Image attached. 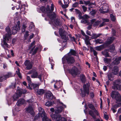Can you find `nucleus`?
<instances>
[{
    "label": "nucleus",
    "instance_id": "obj_1",
    "mask_svg": "<svg viewBox=\"0 0 121 121\" xmlns=\"http://www.w3.org/2000/svg\"><path fill=\"white\" fill-rule=\"evenodd\" d=\"M5 29L8 34H6L4 36L3 42L4 45L6 47L9 48V47L7 42L8 43V41L11 39V38L10 35H11L12 33L9 26H7L6 28Z\"/></svg>",
    "mask_w": 121,
    "mask_h": 121
},
{
    "label": "nucleus",
    "instance_id": "obj_2",
    "mask_svg": "<svg viewBox=\"0 0 121 121\" xmlns=\"http://www.w3.org/2000/svg\"><path fill=\"white\" fill-rule=\"evenodd\" d=\"M111 97L117 102L121 101V96L119 92L115 91H112L111 94Z\"/></svg>",
    "mask_w": 121,
    "mask_h": 121
},
{
    "label": "nucleus",
    "instance_id": "obj_3",
    "mask_svg": "<svg viewBox=\"0 0 121 121\" xmlns=\"http://www.w3.org/2000/svg\"><path fill=\"white\" fill-rule=\"evenodd\" d=\"M66 60L69 63H72L74 62L73 58L69 55V54L66 55L62 58V60L63 64L65 63Z\"/></svg>",
    "mask_w": 121,
    "mask_h": 121
},
{
    "label": "nucleus",
    "instance_id": "obj_4",
    "mask_svg": "<svg viewBox=\"0 0 121 121\" xmlns=\"http://www.w3.org/2000/svg\"><path fill=\"white\" fill-rule=\"evenodd\" d=\"M68 71L74 77L78 74L79 70L77 67L73 66L71 69H68Z\"/></svg>",
    "mask_w": 121,
    "mask_h": 121
},
{
    "label": "nucleus",
    "instance_id": "obj_5",
    "mask_svg": "<svg viewBox=\"0 0 121 121\" xmlns=\"http://www.w3.org/2000/svg\"><path fill=\"white\" fill-rule=\"evenodd\" d=\"M59 32L60 36H61L63 42H66V40L68 39V38L66 37L65 34L66 33L65 31L62 29H60L59 30Z\"/></svg>",
    "mask_w": 121,
    "mask_h": 121
},
{
    "label": "nucleus",
    "instance_id": "obj_6",
    "mask_svg": "<svg viewBox=\"0 0 121 121\" xmlns=\"http://www.w3.org/2000/svg\"><path fill=\"white\" fill-rule=\"evenodd\" d=\"M121 83V80H117L115 81L113 84V86L112 87V88L114 90L117 89L118 90H121V85H119Z\"/></svg>",
    "mask_w": 121,
    "mask_h": 121
},
{
    "label": "nucleus",
    "instance_id": "obj_7",
    "mask_svg": "<svg viewBox=\"0 0 121 121\" xmlns=\"http://www.w3.org/2000/svg\"><path fill=\"white\" fill-rule=\"evenodd\" d=\"M54 7L53 5L52 4L51 6V10L49 9L50 11V12H48V16L50 18L52 22V21L56 17V15L55 14L52 12L53 10Z\"/></svg>",
    "mask_w": 121,
    "mask_h": 121
},
{
    "label": "nucleus",
    "instance_id": "obj_8",
    "mask_svg": "<svg viewBox=\"0 0 121 121\" xmlns=\"http://www.w3.org/2000/svg\"><path fill=\"white\" fill-rule=\"evenodd\" d=\"M32 74L31 76V77L32 78H37L39 79L40 81H41L42 75L41 74H40L38 75L37 72L33 70Z\"/></svg>",
    "mask_w": 121,
    "mask_h": 121
},
{
    "label": "nucleus",
    "instance_id": "obj_9",
    "mask_svg": "<svg viewBox=\"0 0 121 121\" xmlns=\"http://www.w3.org/2000/svg\"><path fill=\"white\" fill-rule=\"evenodd\" d=\"M89 86V85L87 83L86 85H84L83 86V87L84 90V93L83 92H82V96L83 97L85 96L86 95V93L87 94H89V91L88 87Z\"/></svg>",
    "mask_w": 121,
    "mask_h": 121
},
{
    "label": "nucleus",
    "instance_id": "obj_10",
    "mask_svg": "<svg viewBox=\"0 0 121 121\" xmlns=\"http://www.w3.org/2000/svg\"><path fill=\"white\" fill-rule=\"evenodd\" d=\"M108 7L107 5H104L100 9L99 11L100 13H104L107 12L108 11Z\"/></svg>",
    "mask_w": 121,
    "mask_h": 121
},
{
    "label": "nucleus",
    "instance_id": "obj_11",
    "mask_svg": "<svg viewBox=\"0 0 121 121\" xmlns=\"http://www.w3.org/2000/svg\"><path fill=\"white\" fill-rule=\"evenodd\" d=\"M21 92H19V91L17 90V92L14 95H13V99L12 100L10 101L11 102L12 101H14L17 100V99L19 98L21 96Z\"/></svg>",
    "mask_w": 121,
    "mask_h": 121
},
{
    "label": "nucleus",
    "instance_id": "obj_12",
    "mask_svg": "<svg viewBox=\"0 0 121 121\" xmlns=\"http://www.w3.org/2000/svg\"><path fill=\"white\" fill-rule=\"evenodd\" d=\"M24 64L26 66V68L27 69H30L32 67V63L29 60H26L24 62Z\"/></svg>",
    "mask_w": 121,
    "mask_h": 121
},
{
    "label": "nucleus",
    "instance_id": "obj_13",
    "mask_svg": "<svg viewBox=\"0 0 121 121\" xmlns=\"http://www.w3.org/2000/svg\"><path fill=\"white\" fill-rule=\"evenodd\" d=\"M89 18V16L86 14H85L82 16L81 22L82 23H86L88 22V19Z\"/></svg>",
    "mask_w": 121,
    "mask_h": 121
},
{
    "label": "nucleus",
    "instance_id": "obj_14",
    "mask_svg": "<svg viewBox=\"0 0 121 121\" xmlns=\"http://www.w3.org/2000/svg\"><path fill=\"white\" fill-rule=\"evenodd\" d=\"M62 85V82L61 81L57 82L54 84V88L58 90L60 87Z\"/></svg>",
    "mask_w": 121,
    "mask_h": 121
},
{
    "label": "nucleus",
    "instance_id": "obj_15",
    "mask_svg": "<svg viewBox=\"0 0 121 121\" xmlns=\"http://www.w3.org/2000/svg\"><path fill=\"white\" fill-rule=\"evenodd\" d=\"M46 96L47 99L51 100L53 98V95L50 91H48L46 93Z\"/></svg>",
    "mask_w": 121,
    "mask_h": 121
},
{
    "label": "nucleus",
    "instance_id": "obj_16",
    "mask_svg": "<svg viewBox=\"0 0 121 121\" xmlns=\"http://www.w3.org/2000/svg\"><path fill=\"white\" fill-rule=\"evenodd\" d=\"M41 117L43 121H48V119L45 112H43L41 114Z\"/></svg>",
    "mask_w": 121,
    "mask_h": 121
},
{
    "label": "nucleus",
    "instance_id": "obj_17",
    "mask_svg": "<svg viewBox=\"0 0 121 121\" xmlns=\"http://www.w3.org/2000/svg\"><path fill=\"white\" fill-rule=\"evenodd\" d=\"M47 6V9H45L44 7L42 6L40 8V9L43 12L47 13L48 14V12H50V11L49 10V6Z\"/></svg>",
    "mask_w": 121,
    "mask_h": 121
},
{
    "label": "nucleus",
    "instance_id": "obj_18",
    "mask_svg": "<svg viewBox=\"0 0 121 121\" xmlns=\"http://www.w3.org/2000/svg\"><path fill=\"white\" fill-rule=\"evenodd\" d=\"M26 110L28 113L31 115H33L34 113L32 107L31 106L28 107L26 109Z\"/></svg>",
    "mask_w": 121,
    "mask_h": 121
},
{
    "label": "nucleus",
    "instance_id": "obj_19",
    "mask_svg": "<svg viewBox=\"0 0 121 121\" xmlns=\"http://www.w3.org/2000/svg\"><path fill=\"white\" fill-rule=\"evenodd\" d=\"M118 69L117 67L115 66L112 70V73L115 75H116L118 73Z\"/></svg>",
    "mask_w": 121,
    "mask_h": 121
},
{
    "label": "nucleus",
    "instance_id": "obj_20",
    "mask_svg": "<svg viewBox=\"0 0 121 121\" xmlns=\"http://www.w3.org/2000/svg\"><path fill=\"white\" fill-rule=\"evenodd\" d=\"M102 35V34L101 33L98 34H96L93 33L91 35V38L92 39H96Z\"/></svg>",
    "mask_w": 121,
    "mask_h": 121
},
{
    "label": "nucleus",
    "instance_id": "obj_21",
    "mask_svg": "<svg viewBox=\"0 0 121 121\" xmlns=\"http://www.w3.org/2000/svg\"><path fill=\"white\" fill-rule=\"evenodd\" d=\"M120 60H121V57L116 58L112 63L115 65H117L120 63Z\"/></svg>",
    "mask_w": 121,
    "mask_h": 121
},
{
    "label": "nucleus",
    "instance_id": "obj_22",
    "mask_svg": "<svg viewBox=\"0 0 121 121\" xmlns=\"http://www.w3.org/2000/svg\"><path fill=\"white\" fill-rule=\"evenodd\" d=\"M63 107H56L55 108V112L57 113H60L62 112L63 110Z\"/></svg>",
    "mask_w": 121,
    "mask_h": 121
},
{
    "label": "nucleus",
    "instance_id": "obj_23",
    "mask_svg": "<svg viewBox=\"0 0 121 121\" xmlns=\"http://www.w3.org/2000/svg\"><path fill=\"white\" fill-rule=\"evenodd\" d=\"M25 102L24 100L23 99H20L17 101V105L19 106L22 105Z\"/></svg>",
    "mask_w": 121,
    "mask_h": 121
},
{
    "label": "nucleus",
    "instance_id": "obj_24",
    "mask_svg": "<svg viewBox=\"0 0 121 121\" xmlns=\"http://www.w3.org/2000/svg\"><path fill=\"white\" fill-rule=\"evenodd\" d=\"M103 60L105 63L107 64H109L111 61L112 59L111 58H105Z\"/></svg>",
    "mask_w": 121,
    "mask_h": 121
},
{
    "label": "nucleus",
    "instance_id": "obj_25",
    "mask_svg": "<svg viewBox=\"0 0 121 121\" xmlns=\"http://www.w3.org/2000/svg\"><path fill=\"white\" fill-rule=\"evenodd\" d=\"M55 24L57 26H60L61 24L60 20L58 19H56L54 21Z\"/></svg>",
    "mask_w": 121,
    "mask_h": 121
},
{
    "label": "nucleus",
    "instance_id": "obj_26",
    "mask_svg": "<svg viewBox=\"0 0 121 121\" xmlns=\"http://www.w3.org/2000/svg\"><path fill=\"white\" fill-rule=\"evenodd\" d=\"M114 39V37H109L107 39V42L108 44H110L111 43Z\"/></svg>",
    "mask_w": 121,
    "mask_h": 121
},
{
    "label": "nucleus",
    "instance_id": "obj_27",
    "mask_svg": "<svg viewBox=\"0 0 121 121\" xmlns=\"http://www.w3.org/2000/svg\"><path fill=\"white\" fill-rule=\"evenodd\" d=\"M108 50H105L102 52V53L105 57H109V56L108 53Z\"/></svg>",
    "mask_w": 121,
    "mask_h": 121
},
{
    "label": "nucleus",
    "instance_id": "obj_28",
    "mask_svg": "<svg viewBox=\"0 0 121 121\" xmlns=\"http://www.w3.org/2000/svg\"><path fill=\"white\" fill-rule=\"evenodd\" d=\"M19 30V27L17 28L16 27L14 26L12 31L13 34H15L17 33V31Z\"/></svg>",
    "mask_w": 121,
    "mask_h": 121
},
{
    "label": "nucleus",
    "instance_id": "obj_29",
    "mask_svg": "<svg viewBox=\"0 0 121 121\" xmlns=\"http://www.w3.org/2000/svg\"><path fill=\"white\" fill-rule=\"evenodd\" d=\"M13 76L11 73L9 72L4 76V77L5 79L8 78H9L12 77Z\"/></svg>",
    "mask_w": 121,
    "mask_h": 121
},
{
    "label": "nucleus",
    "instance_id": "obj_30",
    "mask_svg": "<svg viewBox=\"0 0 121 121\" xmlns=\"http://www.w3.org/2000/svg\"><path fill=\"white\" fill-rule=\"evenodd\" d=\"M35 41H34L32 43H31L30 46H29V49H30L32 47H33V48H32L31 49V51L30 52V53H31L32 52V51L33 50V48L35 47Z\"/></svg>",
    "mask_w": 121,
    "mask_h": 121
},
{
    "label": "nucleus",
    "instance_id": "obj_31",
    "mask_svg": "<svg viewBox=\"0 0 121 121\" xmlns=\"http://www.w3.org/2000/svg\"><path fill=\"white\" fill-rule=\"evenodd\" d=\"M104 46L103 45H101L99 46H97L95 47V49L98 51H100L103 49L104 48Z\"/></svg>",
    "mask_w": 121,
    "mask_h": 121
},
{
    "label": "nucleus",
    "instance_id": "obj_32",
    "mask_svg": "<svg viewBox=\"0 0 121 121\" xmlns=\"http://www.w3.org/2000/svg\"><path fill=\"white\" fill-rule=\"evenodd\" d=\"M37 92L38 94L41 95L44 93V91L43 89H39L37 90Z\"/></svg>",
    "mask_w": 121,
    "mask_h": 121
},
{
    "label": "nucleus",
    "instance_id": "obj_33",
    "mask_svg": "<svg viewBox=\"0 0 121 121\" xmlns=\"http://www.w3.org/2000/svg\"><path fill=\"white\" fill-rule=\"evenodd\" d=\"M76 52L75 50L72 49H71L68 54H70L71 55L75 56L76 55Z\"/></svg>",
    "mask_w": 121,
    "mask_h": 121
},
{
    "label": "nucleus",
    "instance_id": "obj_34",
    "mask_svg": "<svg viewBox=\"0 0 121 121\" xmlns=\"http://www.w3.org/2000/svg\"><path fill=\"white\" fill-rule=\"evenodd\" d=\"M89 114L94 119H95L96 118V116L95 115L93 112L92 111H89Z\"/></svg>",
    "mask_w": 121,
    "mask_h": 121
},
{
    "label": "nucleus",
    "instance_id": "obj_35",
    "mask_svg": "<svg viewBox=\"0 0 121 121\" xmlns=\"http://www.w3.org/2000/svg\"><path fill=\"white\" fill-rule=\"evenodd\" d=\"M33 86L34 88L35 89V91H36L37 89L39 88V85L36 84H33Z\"/></svg>",
    "mask_w": 121,
    "mask_h": 121
},
{
    "label": "nucleus",
    "instance_id": "obj_36",
    "mask_svg": "<svg viewBox=\"0 0 121 121\" xmlns=\"http://www.w3.org/2000/svg\"><path fill=\"white\" fill-rule=\"evenodd\" d=\"M115 49L114 46L113 45H112L110 46V52H111L113 51Z\"/></svg>",
    "mask_w": 121,
    "mask_h": 121
},
{
    "label": "nucleus",
    "instance_id": "obj_37",
    "mask_svg": "<svg viewBox=\"0 0 121 121\" xmlns=\"http://www.w3.org/2000/svg\"><path fill=\"white\" fill-rule=\"evenodd\" d=\"M52 105V103L50 101L49 102L48 101L46 102V104H45V105L46 106L49 107L50 106H51Z\"/></svg>",
    "mask_w": 121,
    "mask_h": 121
},
{
    "label": "nucleus",
    "instance_id": "obj_38",
    "mask_svg": "<svg viewBox=\"0 0 121 121\" xmlns=\"http://www.w3.org/2000/svg\"><path fill=\"white\" fill-rule=\"evenodd\" d=\"M95 42L96 43H99L100 44L103 43L102 41L100 39H97L95 40Z\"/></svg>",
    "mask_w": 121,
    "mask_h": 121
},
{
    "label": "nucleus",
    "instance_id": "obj_39",
    "mask_svg": "<svg viewBox=\"0 0 121 121\" xmlns=\"http://www.w3.org/2000/svg\"><path fill=\"white\" fill-rule=\"evenodd\" d=\"M89 107L91 109L94 110H95V108L94 105L91 104H89L88 105Z\"/></svg>",
    "mask_w": 121,
    "mask_h": 121
},
{
    "label": "nucleus",
    "instance_id": "obj_40",
    "mask_svg": "<svg viewBox=\"0 0 121 121\" xmlns=\"http://www.w3.org/2000/svg\"><path fill=\"white\" fill-rule=\"evenodd\" d=\"M110 17L112 21H115L116 20V18L115 16L112 14H110Z\"/></svg>",
    "mask_w": 121,
    "mask_h": 121
},
{
    "label": "nucleus",
    "instance_id": "obj_41",
    "mask_svg": "<svg viewBox=\"0 0 121 121\" xmlns=\"http://www.w3.org/2000/svg\"><path fill=\"white\" fill-rule=\"evenodd\" d=\"M18 75V76L20 78H22L21 73L20 72V70L19 69H17V71H16Z\"/></svg>",
    "mask_w": 121,
    "mask_h": 121
},
{
    "label": "nucleus",
    "instance_id": "obj_42",
    "mask_svg": "<svg viewBox=\"0 0 121 121\" xmlns=\"http://www.w3.org/2000/svg\"><path fill=\"white\" fill-rule=\"evenodd\" d=\"M14 26H15L17 28H18V27L19 28V29H20V22L19 21H18L17 22V24Z\"/></svg>",
    "mask_w": 121,
    "mask_h": 121
},
{
    "label": "nucleus",
    "instance_id": "obj_43",
    "mask_svg": "<svg viewBox=\"0 0 121 121\" xmlns=\"http://www.w3.org/2000/svg\"><path fill=\"white\" fill-rule=\"evenodd\" d=\"M27 79L28 82L30 84L31 83V80L30 77L28 76H27Z\"/></svg>",
    "mask_w": 121,
    "mask_h": 121
},
{
    "label": "nucleus",
    "instance_id": "obj_44",
    "mask_svg": "<svg viewBox=\"0 0 121 121\" xmlns=\"http://www.w3.org/2000/svg\"><path fill=\"white\" fill-rule=\"evenodd\" d=\"M100 21H97L95 22L94 24V26H96L99 25L100 23Z\"/></svg>",
    "mask_w": 121,
    "mask_h": 121
},
{
    "label": "nucleus",
    "instance_id": "obj_45",
    "mask_svg": "<svg viewBox=\"0 0 121 121\" xmlns=\"http://www.w3.org/2000/svg\"><path fill=\"white\" fill-rule=\"evenodd\" d=\"M20 10L21 11H24L25 10V5L22 6L21 7L20 9Z\"/></svg>",
    "mask_w": 121,
    "mask_h": 121
},
{
    "label": "nucleus",
    "instance_id": "obj_46",
    "mask_svg": "<svg viewBox=\"0 0 121 121\" xmlns=\"http://www.w3.org/2000/svg\"><path fill=\"white\" fill-rule=\"evenodd\" d=\"M82 7L83 9V11L84 12H85L87 10V8L84 5L82 6Z\"/></svg>",
    "mask_w": 121,
    "mask_h": 121
},
{
    "label": "nucleus",
    "instance_id": "obj_47",
    "mask_svg": "<svg viewBox=\"0 0 121 121\" xmlns=\"http://www.w3.org/2000/svg\"><path fill=\"white\" fill-rule=\"evenodd\" d=\"M96 13L95 11L94 10H93L90 12V13L91 15L93 16L95 15Z\"/></svg>",
    "mask_w": 121,
    "mask_h": 121
},
{
    "label": "nucleus",
    "instance_id": "obj_48",
    "mask_svg": "<svg viewBox=\"0 0 121 121\" xmlns=\"http://www.w3.org/2000/svg\"><path fill=\"white\" fill-rule=\"evenodd\" d=\"M18 90V91H19V92H20V91L21 92V94L22 93H23V94H25V93H26V90H23V91H22L20 90Z\"/></svg>",
    "mask_w": 121,
    "mask_h": 121
},
{
    "label": "nucleus",
    "instance_id": "obj_49",
    "mask_svg": "<svg viewBox=\"0 0 121 121\" xmlns=\"http://www.w3.org/2000/svg\"><path fill=\"white\" fill-rule=\"evenodd\" d=\"M29 32L28 31H26V33L24 35V37L25 38V39H26L27 37L29 35L28 34Z\"/></svg>",
    "mask_w": 121,
    "mask_h": 121
},
{
    "label": "nucleus",
    "instance_id": "obj_50",
    "mask_svg": "<svg viewBox=\"0 0 121 121\" xmlns=\"http://www.w3.org/2000/svg\"><path fill=\"white\" fill-rule=\"evenodd\" d=\"M78 5V3L76 2L73 4L72 6L74 7H77Z\"/></svg>",
    "mask_w": 121,
    "mask_h": 121
},
{
    "label": "nucleus",
    "instance_id": "obj_51",
    "mask_svg": "<svg viewBox=\"0 0 121 121\" xmlns=\"http://www.w3.org/2000/svg\"><path fill=\"white\" fill-rule=\"evenodd\" d=\"M78 17L79 19H82V14L81 13L78 15Z\"/></svg>",
    "mask_w": 121,
    "mask_h": 121
},
{
    "label": "nucleus",
    "instance_id": "obj_52",
    "mask_svg": "<svg viewBox=\"0 0 121 121\" xmlns=\"http://www.w3.org/2000/svg\"><path fill=\"white\" fill-rule=\"evenodd\" d=\"M84 4L86 5L91 4H90V2L89 1H84Z\"/></svg>",
    "mask_w": 121,
    "mask_h": 121
},
{
    "label": "nucleus",
    "instance_id": "obj_53",
    "mask_svg": "<svg viewBox=\"0 0 121 121\" xmlns=\"http://www.w3.org/2000/svg\"><path fill=\"white\" fill-rule=\"evenodd\" d=\"M85 43L86 45L90 44V43L89 40H84Z\"/></svg>",
    "mask_w": 121,
    "mask_h": 121
},
{
    "label": "nucleus",
    "instance_id": "obj_54",
    "mask_svg": "<svg viewBox=\"0 0 121 121\" xmlns=\"http://www.w3.org/2000/svg\"><path fill=\"white\" fill-rule=\"evenodd\" d=\"M38 109L39 111L40 112H42V113L43 112H45L44 111L43 109L41 107H39L38 108Z\"/></svg>",
    "mask_w": 121,
    "mask_h": 121
},
{
    "label": "nucleus",
    "instance_id": "obj_55",
    "mask_svg": "<svg viewBox=\"0 0 121 121\" xmlns=\"http://www.w3.org/2000/svg\"><path fill=\"white\" fill-rule=\"evenodd\" d=\"M38 49V48H36L34 50V51L32 53V55H34L37 52V51Z\"/></svg>",
    "mask_w": 121,
    "mask_h": 121
},
{
    "label": "nucleus",
    "instance_id": "obj_56",
    "mask_svg": "<svg viewBox=\"0 0 121 121\" xmlns=\"http://www.w3.org/2000/svg\"><path fill=\"white\" fill-rule=\"evenodd\" d=\"M75 12L78 15V14L81 13L79 10L77 9H75Z\"/></svg>",
    "mask_w": 121,
    "mask_h": 121
},
{
    "label": "nucleus",
    "instance_id": "obj_57",
    "mask_svg": "<svg viewBox=\"0 0 121 121\" xmlns=\"http://www.w3.org/2000/svg\"><path fill=\"white\" fill-rule=\"evenodd\" d=\"M120 106L119 105V104H116L113 106H112V107L116 109L117 108L119 107Z\"/></svg>",
    "mask_w": 121,
    "mask_h": 121
},
{
    "label": "nucleus",
    "instance_id": "obj_58",
    "mask_svg": "<svg viewBox=\"0 0 121 121\" xmlns=\"http://www.w3.org/2000/svg\"><path fill=\"white\" fill-rule=\"evenodd\" d=\"M103 22H104V23L105 22H108L109 21V20L108 19H102Z\"/></svg>",
    "mask_w": 121,
    "mask_h": 121
},
{
    "label": "nucleus",
    "instance_id": "obj_59",
    "mask_svg": "<svg viewBox=\"0 0 121 121\" xmlns=\"http://www.w3.org/2000/svg\"><path fill=\"white\" fill-rule=\"evenodd\" d=\"M26 26L24 25H22V31L23 32H24L25 31V29L26 28Z\"/></svg>",
    "mask_w": 121,
    "mask_h": 121
},
{
    "label": "nucleus",
    "instance_id": "obj_60",
    "mask_svg": "<svg viewBox=\"0 0 121 121\" xmlns=\"http://www.w3.org/2000/svg\"><path fill=\"white\" fill-rule=\"evenodd\" d=\"M62 7L64 8H66L68 6V5L67 4L62 5H61Z\"/></svg>",
    "mask_w": 121,
    "mask_h": 121
},
{
    "label": "nucleus",
    "instance_id": "obj_61",
    "mask_svg": "<svg viewBox=\"0 0 121 121\" xmlns=\"http://www.w3.org/2000/svg\"><path fill=\"white\" fill-rule=\"evenodd\" d=\"M105 24L104 22H103L102 23H101L100 25L99 26V27H102L104 26L105 25Z\"/></svg>",
    "mask_w": 121,
    "mask_h": 121
},
{
    "label": "nucleus",
    "instance_id": "obj_62",
    "mask_svg": "<svg viewBox=\"0 0 121 121\" xmlns=\"http://www.w3.org/2000/svg\"><path fill=\"white\" fill-rule=\"evenodd\" d=\"M4 78V77L3 76L0 77V82H1L2 81L4 80H5Z\"/></svg>",
    "mask_w": 121,
    "mask_h": 121
},
{
    "label": "nucleus",
    "instance_id": "obj_63",
    "mask_svg": "<svg viewBox=\"0 0 121 121\" xmlns=\"http://www.w3.org/2000/svg\"><path fill=\"white\" fill-rule=\"evenodd\" d=\"M116 109L112 107V110L113 111V112L114 113H115L117 111Z\"/></svg>",
    "mask_w": 121,
    "mask_h": 121
},
{
    "label": "nucleus",
    "instance_id": "obj_64",
    "mask_svg": "<svg viewBox=\"0 0 121 121\" xmlns=\"http://www.w3.org/2000/svg\"><path fill=\"white\" fill-rule=\"evenodd\" d=\"M94 110V112L98 116L99 114V113L97 111V110L95 109V110Z\"/></svg>",
    "mask_w": 121,
    "mask_h": 121
}]
</instances>
